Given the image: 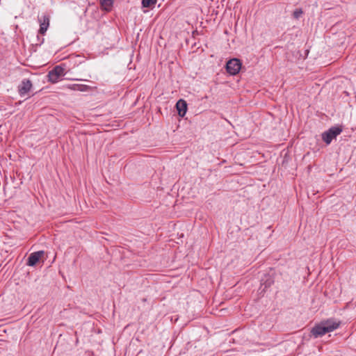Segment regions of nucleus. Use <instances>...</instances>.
I'll list each match as a JSON object with an SVG mask.
<instances>
[{"label":"nucleus","mask_w":356,"mask_h":356,"mask_svg":"<svg viewBox=\"0 0 356 356\" xmlns=\"http://www.w3.org/2000/svg\"><path fill=\"white\" fill-rule=\"evenodd\" d=\"M342 132V128L339 127H332L327 131L322 134V139L329 145L332 140Z\"/></svg>","instance_id":"1"},{"label":"nucleus","mask_w":356,"mask_h":356,"mask_svg":"<svg viewBox=\"0 0 356 356\" xmlns=\"http://www.w3.org/2000/svg\"><path fill=\"white\" fill-rule=\"evenodd\" d=\"M176 107L178 111L179 115L184 117L187 111L186 102L183 99H179L176 104Z\"/></svg>","instance_id":"10"},{"label":"nucleus","mask_w":356,"mask_h":356,"mask_svg":"<svg viewBox=\"0 0 356 356\" xmlns=\"http://www.w3.org/2000/svg\"><path fill=\"white\" fill-rule=\"evenodd\" d=\"M67 88L72 90L81 92H88L92 89L90 86L84 84H70Z\"/></svg>","instance_id":"9"},{"label":"nucleus","mask_w":356,"mask_h":356,"mask_svg":"<svg viewBox=\"0 0 356 356\" xmlns=\"http://www.w3.org/2000/svg\"><path fill=\"white\" fill-rule=\"evenodd\" d=\"M50 17L48 15L43 14L38 17V22L40 23V29L38 33L41 35H44L49 26Z\"/></svg>","instance_id":"4"},{"label":"nucleus","mask_w":356,"mask_h":356,"mask_svg":"<svg viewBox=\"0 0 356 356\" xmlns=\"http://www.w3.org/2000/svg\"><path fill=\"white\" fill-rule=\"evenodd\" d=\"M322 323L328 332L335 330L340 325V321H336L333 318L327 319V321H322Z\"/></svg>","instance_id":"8"},{"label":"nucleus","mask_w":356,"mask_h":356,"mask_svg":"<svg viewBox=\"0 0 356 356\" xmlns=\"http://www.w3.org/2000/svg\"><path fill=\"white\" fill-rule=\"evenodd\" d=\"M241 68V63L238 58H232L229 60L226 65V69L229 74L236 75Z\"/></svg>","instance_id":"3"},{"label":"nucleus","mask_w":356,"mask_h":356,"mask_svg":"<svg viewBox=\"0 0 356 356\" xmlns=\"http://www.w3.org/2000/svg\"><path fill=\"white\" fill-rule=\"evenodd\" d=\"M44 253L42 250L31 253L28 258L26 264L29 266H35L43 256Z\"/></svg>","instance_id":"7"},{"label":"nucleus","mask_w":356,"mask_h":356,"mask_svg":"<svg viewBox=\"0 0 356 356\" xmlns=\"http://www.w3.org/2000/svg\"><path fill=\"white\" fill-rule=\"evenodd\" d=\"M157 0H142V6L148 8L156 3Z\"/></svg>","instance_id":"12"},{"label":"nucleus","mask_w":356,"mask_h":356,"mask_svg":"<svg viewBox=\"0 0 356 356\" xmlns=\"http://www.w3.org/2000/svg\"><path fill=\"white\" fill-rule=\"evenodd\" d=\"M302 13V12L301 10H296L293 12V16L295 18H298L301 15Z\"/></svg>","instance_id":"13"},{"label":"nucleus","mask_w":356,"mask_h":356,"mask_svg":"<svg viewBox=\"0 0 356 356\" xmlns=\"http://www.w3.org/2000/svg\"><path fill=\"white\" fill-rule=\"evenodd\" d=\"M326 333H328L327 330L325 327L322 322L315 325L311 330V334L314 338L322 337Z\"/></svg>","instance_id":"6"},{"label":"nucleus","mask_w":356,"mask_h":356,"mask_svg":"<svg viewBox=\"0 0 356 356\" xmlns=\"http://www.w3.org/2000/svg\"><path fill=\"white\" fill-rule=\"evenodd\" d=\"M65 74V69L61 65H57L53 70L49 72V81L51 83H55L58 82L59 79L61 76H63Z\"/></svg>","instance_id":"2"},{"label":"nucleus","mask_w":356,"mask_h":356,"mask_svg":"<svg viewBox=\"0 0 356 356\" xmlns=\"http://www.w3.org/2000/svg\"><path fill=\"white\" fill-rule=\"evenodd\" d=\"M32 88V83L29 79H23L18 86V92L21 97L25 96Z\"/></svg>","instance_id":"5"},{"label":"nucleus","mask_w":356,"mask_h":356,"mask_svg":"<svg viewBox=\"0 0 356 356\" xmlns=\"http://www.w3.org/2000/svg\"><path fill=\"white\" fill-rule=\"evenodd\" d=\"M99 1L104 9L107 10L111 8L113 3V0H99Z\"/></svg>","instance_id":"11"}]
</instances>
